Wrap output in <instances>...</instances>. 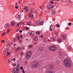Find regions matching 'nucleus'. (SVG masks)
<instances>
[{
	"label": "nucleus",
	"instance_id": "21",
	"mask_svg": "<svg viewBox=\"0 0 73 73\" xmlns=\"http://www.w3.org/2000/svg\"><path fill=\"white\" fill-rule=\"evenodd\" d=\"M52 13L53 15H54L56 13V11L54 10H53L52 11Z\"/></svg>",
	"mask_w": 73,
	"mask_h": 73
},
{
	"label": "nucleus",
	"instance_id": "53",
	"mask_svg": "<svg viewBox=\"0 0 73 73\" xmlns=\"http://www.w3.org/2000/svg\"><path fill=\"white\" fill-rule=\"evenodd\" d=\"M19 32H20V33H21V32H22V30H20L19 31Z\"/></svg>",
	"mask_w": 73,
	"mask_h": 73
},
{
	"label": "nucleus",
	"instance_id": "1",
	"mask_svg": "<svg viewBox=\"0 0 73 73\" xmlns=\"http://www.w3.org/2000/svg\"><path fill=\"white\" fill-rule=\"evenodd\" d=\"M64 65L66 68H70L72 66L71 62L69 58H66L64 60Z\"/></svg>",
	"mask_w": 73,
	"mask_h": 73
},
{
	"label": "nucleus",
	"instance_id": "15",
	"mask_svg": "<svg viewBox=\"0 0 73 73\" xmlns=\"http://www.w3.org/2000/svg\"><path fill=\"white\" fill-rule=\"evenodd\" d=\"M34 40L35 41H37V40H38V37L37 36H35L34 38Z\"/></svg>",
	"mask_w": 73,
	"mask_h": 73
},
{
	"label": "nucleus",
	"instance_id": "9",
	"mask_svg": "<svg viewBox=\"0 0 73 73\" xmlns=\"http://www.w3.org/2000/svg\"><path fill=\"white\" fill-rule=\"evenodd\" d=\"M46 7L47 8V9H50L51 8H53L54 7V6L53 5L51 6L50 5H47Z\"/></svg>",
	"mask_w": 73,
	"mask_h": 73
},
{
	"label": "nucleus",
	"instance_id": "27",
	"mask_svg": "<svg viewBox=\"0 0 73 73\" xmlns=\"http://www.w3.org/2000/svg\"><path fill=\"white\" fill-rule=\"evenodd\" d=\"M28 16L29 17H31V13H29Z\"/></svg>",
	"mask_w": 73,
	"mask_h": 73
},
{
	"label": "nucleus",
	"instance_id": "52",
	"mask_svg": "<svg viewBox=\"0 0 73 73\" xmlns=\"http://www.w3.org/2000/svg\"><path fill=\"white\" fill-rule=\"evenodd\" d=\"M29 48H32V46L31 45H30V46H29Z\"/></svg>",
	"mask_w": 73,
	"mask_h": 73
},
{
	"label": "nucleus",
	"instance_id": "43",
	"mask_svg": "<svg viewBox=\"0 0 73 73\" xmlns=\"http://www.w3.org/2000/svg\"><path fill=\"white\" fill-rule=\"evenodd\" d=\"M10 32V31L8 30H7V33H9V32Z\"/></svg>",
	"mask_w": 73,
	"mask_h": 73
},
{
	"label": "nucleus",
	"instance_id": "4",
	"mask_svg": "<svg viewBox=\"0 0 73 73\" xmlns=\"http://www.w3.org/2000/svg\"><path fill=\"white\" fill-rule=\"evenodd\" d=\"M49 50L51 52H54L56 49V46H50L49 48Z\"/></svg>",
	"mask_w": 73,
	"mask_h": 73
},
{
	"label": "nucleus",
	"instance_id": "24",
	"mask_svg": "<svg viewBox=\"0 0 73 73\" xmlns=\"http://www.w3.org/2000/svg\"><path fill=\"white\" fill-rule=\"evenodd\" d=\"M21 23H22L21 22L19 23H18L17 25V27H19V25H20V24H21Z\"/></svg>",
	"mask_w": 73,
	"mask_h": 73
},
{
	"label": "nucleus",
	"instance_id": "49",
	"mask_svg": "<svg viewBox=\"0 0 73 73\" xmlns=\"http://www.w3.org/2000/svg\"><path fill=\"white\" fill-rule=\"evenodd\" d=\"M20 38H23V35H21L20 36Z\"/></svg>",
	"mask_w": 73,
	"mask_h": 73
},
{
	"label": "nucleus",
	"instance_id": "47",
	"mask_svg": "<svg viewBox=\"0 0 73 73\" xmlns=\"http://www.w3.org/2000/svg\"><path fill=\"white\" fill-rule=\"evenodd\" d=\"M20 69L21 70H22V69H23V67H20Z\"/></svg>",
	"mask_w": 73,
	"mask_h": 73
},
{
	"label": "nucleus",
	"instance_id": "22",
	"mask_svg": "<svg viewBox=\"0 0 73 73\" xmlns=\"http://www.w3.org/2000/svg\"><path fill=\"white\" fill-rule=\"evenodd\" d=\"M58 42H62V39H60L59 40H58Z\"/></svg>",
	"mask_w": 73,
	"mask_h": 73
},
{
	"label": "nucleus",
	"instance_id": "6",
	"mask_svg": "<svg viewBox=\"0 0 73 73\" xmlns=\"http://www.w3.org/2000/svg\"><path fill=\"white\" fill-rule=\"evenodd\" d=\"M46 69L48 70L49 69H51V70H53V65L52 64H51L49 66H47L46 67Z\"/></svg>",
	"mask_w": 73,
	"mask_h": 73
},
{
	"label": "nucleus",
	"instance_id": "55",
	"mask_svg": "<svg viewBox=\"0 0 73 73\" xmlns=\"http://www.w3.org/2000/svg\"><path fill=\"white\" fill-rule=\"evenodd\" d=\"M46 39H44V42H46Z\"/></svg>",
	"mask_w": 73,
	"mask_h": 73
},
{
	"label": "nucleus",
	"instance_id": "60",
	"mask_svg": "<svg viewBox=\"0 0 73 73\" xmlns=\"http://www.w3.org/2000/svg\"><path fill=\"white\" fill-rule=\"evenodd\" d=\"M23 50H25V48H23Z\"/></svg>",
	"mask_w": 73,
	"mask_h": 73
},
{
	"label": "nucleus",
	"instance_id": "2",
	"mask_svg": "<svg viewBox=\"0 0 73 73\" xmlns=\"http://www.w3.org/2000/svg\"><path fill=\"white\" fill-rule=\"evenodd\" d=\"M20 70V64H18L17 66V67L13 71L12 73H19Z\"/></svg>",
	"mask_w": 73,
	"mask_h": 73
},
{
	"label": "nucleus",
	"instance_id": "56",
	"mask_svg": "<svg viewBox=\"0 0 73 73\" xmlns=\"http://www.w3.org/2000/svg\"><path fill=\"white\" fill-rule=\"evenodd\" d=\"M35 5V3H33V5Z\"/></svg>",
	"mask_w": 73,
	"mask_h": 73
},
{
	"label": "nucleus",
	"instance_id": "29",
	"mask_svg": "<svg viewBox=\"0 0 73 73\" xmlns=\"http://www.w3.org/2000/svg\"><path fill=\"white\" fill-rule=\"evenodd\" d=\"M12 65L14 66H16V64L15 63H14L12 64Z\"/></svg>",
	"mask_w": 73,
	"mask_h": 73
},
{
	"label": "nucleus",
	"instance_id": "58",
	"mask_svg": "<svg viewBox=\"0 0 73 73\" xmlns=\"http://www.w3.org/2000/svg\"><path fill=\"white\" fill-rule=\"evenodd\" d=\"M22 25H24V23H22Z\"/></svg>",
	"mask_w": 73,
	"mask_h": 73
},
{
	"label": "nucleus",
	"instance_id": "20",
	"mask_svg": "<svg viewBox=\"0 0 73 73\" xmlns=\"http://www.w3.org/2000/svg\"><path fill=\"white\" fill-rule=\"evenodd\" d=\"M58 53L59 56H61V55H62V52H61V51H59L58 52Z\"/></svg>",
	"mask_w": 73,
	"mask_h": 73
},
{
	"label": "nucleus",
	"instance_id": "16",
	"mask_svg": "<svg viewBox=\"0 0 73 73\" xmlns=\"http://www.w3.org/2000/svg\"><path fill=\"white\" fill-rule=\"evenodd\" d=\"M54 33L56 35V36H58V32L57 31H54Z\"/></svg>",
	"mask_w": 73,
	"mask_h": 73
},
{
	"label": "nucleus",
	"instance_id": "26",
	"mask_svg": "<svg viewBox=\"0 0 73 73\" xmlns=\"http://www.w3.org/2000/svg\"><path fill=\"white\" fill-rule=\"evenodd\" d=\"M7 56H9V55H10V54H11L10 52H7Z\"/></svg>",
	"mask_w": 73,
	"mask_h": 73
},
{
	"label": "nucleus",
	"instance_id": "50",
	"mask_svg": "<svg viewBox=\"0 0 73 73\" xmlns=\"http://www.w3.org/2000/svg\"><path fill=\"white\" fill-rule=\"evenodd\" d=\"M15 7L16 9H17L18 8V7H17V6H16Z\"/></svg>",
	"mask_w": 73,
	"mask_h": 73
},
{
	"label": "nucleus",
	"instance_id": "8",
	"mask_svg": "<svg viewBox=\"0 0 73 73\" xmlns=\"http://www.w3.org/2000/svg\"><path fill=\"white\" fill-rule=\"evenodd\" d=\"M10 27L9 23H7L5 25L4 27L5 28H8Z\"/></svg>",
	"mask_w": 73,
	"mask_h": 73
},
{
	"label": "nucleus",
	"instance_id": "37",
	"mask_svg": "<svg viewBox=\"0 0 73 73\" xmlns=\"http://www.w3.org/2000/svg\"><path fill=\"white\" fill-rule=\"evenodd\" d=\"M68 25L69 26H71V25H72V23H68Z\"/></svg>",
	"mask_w": 73,
	"mask_h": 73
},
{
	"label": "nucleus",
	"instance_id": "18",
	"mask_svg": "<svg viewBox=\"0 0 73 73\" xmlns=\"http://www.w3.org/2000/svg\"><path fill=\"white\" fill-rule=\"evenodd\" d=\"M47 73H53V72L51 70H49L47 71Z\"/></svg>",
	"mask_w": 73,
	"mask_h": 73
},
{
	"label": "nucleus",
	"instance_id": "40",
	"mask_svg": "<svg viewBox=\"0 0 73 73\" xmlns=\"http://www.w3.org/2000/svg\"><path fill=\"white\" fill-rule=\"evenodd\" d=\"M1 42L2 43H4V42H5V41H4V40H2L1 41Z\"/></svg>",
	"mask_w": 73,
	"mask_h": 73
},
{
	"label": "nucleus",
	"instance_id": "11",
	"mask_svg": "<svg viewBox=\"0 0 73 73\" xmlns=\"http://www.w3.org/2000/svg\"><path fill=\"white\" fill-rule=\"evenodd\" d=\"M62 38H63V39L64 40H65L66 38V35H65L64 34H62Z\"/></svg>",
	"mask_w": 73,
	"mask_h": 73
},
{
	"label": "nucleus",
	"instance_id": "46",
	"mask_svg": "<svg viewBox=\"0 0 73 73\" xmlns=\"http://www.w3.org/2000/svg\"><path fill=\"white\" fill-rule=\"evenodd\" d=\"M29 34L30 35H31V36H33L32 32V33H29Z\"/></svg>",
	"mask_w": 73,
	"mask_h": 73
},
{
	"label": "nucleus",
	"instance_id": "45",
	"mask_svg": "<svg viewBox=\"0 0 73 73\" xmlns=\"http://www.w3.org/2000/svg\"><path fill=\"white\" fill-rule=\"evenodd\" d=\"M29 3H30V4H32V3H33V2H32V1H30L29 2Z\"/></svg>",
	"mask_w": 73,
	"mask_h": 73
},
{
	"label": "nucleus",
	"instance_id": "54",
	"mask_svg": "<svg viewBox=\"0 0 73 73\" xmlns=\"http://www.w3.org/2000/svg\"><path fill=\"white\" fill-rule=\"evenodd\" d=\"M23 54H24V53L23 52H22L21 53V55H23Z\"/></svg>",
	"mask_w": 73,
	"mask_h": 73
},
{
	"label": "nucleus",
	"instance_id": "31",
	"mask_svg": "<svg viewBox=\"0 0 73 73\" xmlns=\"http://www.w3.org/2000/svg\"><path fill=\"white\" fill-rule=\"evenodd\" d=\"M34 17V15L33 14H32L31 15V19H32Z\"/></svg>",
	"mask_w": 73,
	"mask_h": 73
},
{
	"label": "nucleus",
	"instance_id": "14",
	"mask_svg": "<svg viewBox=\"0 0 73 73\" xmlns=\"http://www.w3.org/2000/svg\"><path fill=\"white\" fill-rule=\"evenodd\" d=\"M27 25L30 26L31 24H32V22L31 21H29L27 22Z\"/></svg>",
	"mask_w": 73,
	"mask_h": 73
},
{
	"label": "nucleus",
	"instance_id": "3",
	"mask_svg": "<svg viewBox=\"0 0 73 73\" xmlns=\"http://www.w3.org/2000/svg\"><path fill=\"white\" fill-rule=\"evenodd\" d=\"M32 54V52L30 51H28L25 54V57L27 59H28L31 57Z\"/></svg>",
	"mask_w": 73,
	"mask_h": 73
},
{
	"label": "nucleus",
	"instance_id": "10",
	"mask_svg": "<svg viewBox=\"0 0 73 73\" xmlns=\"http://www.w3.org/2000/svg\"><path fill=\"white\" fill-rule=\"evenodd\" d=\"M38 24V23L36 22L35 23H34L33 24H32V26H34V27H36V26H37Z\"/></svg>",
	"mask_w": 73,
	"mask_h": 73
},
{
	"label": "nucleus",
	"instance_id": "61",
	"mask_svg": "<svg viewBox=\"0 0 73 73\" xmlns=\"http://www.w3.org/2000/svg\"><path fill=\"white\" fill-rule=\"evenodd\" d=\"M19 42H21V40H20L19 41Z\"/></svg>",
	"mask_w": 73,
	"mask_h": 73
},
{
	"label": "nucleus",
	"instance_id": "48",
	"mask_svg": "<svg viewBox=\"0 0 73 73\" xmlns=\"http://www.w3.org/2000/svg\"><path fill=\"white\" fill-rule=\"evenodd\" d=\"M59 63H60V62H59V61H57V62H56V63L57 64H58Z\"/></svg>",
	"mask_w": 73,
	"mask_h": 73
},
{
	"label": "nucleus",
	"instance_id": "42",
	"mask_svg": "<svg viewBox=\"0 0 73 73\" xmlns=\"http://www.w3.org/2000/svg\"><path fill=\"white\" fill-rule=\"evenodd\" d=\"M16 38H15L13 39V41L14 42H16Z\"/></svg>",
	"mask_w": 73,
	"mask_h": 73
},
{
	"label": "nucleus",
	"instance_id": "63",
	"mask_svg": "<svg viewBox=\"0 0 73 73\" xmlns=\"http://www.w3.org/2000/svg\"><path fill=\"white\" fill-rule=\"evenodd\" d=\"M69 29L68 27H67V28H66V29Z\"/></svg>",
	"mask_w": 73,
	"mask_h": 73
},
{
	"label": "nucleus",
	"instance_id": "17",
	"mask_svg": "<svg viewBox=\"0 0 73 73\" xmlns=\"http://www.w3.org/2000/svg\"><path fill=\"white\" fill-rule=\"evenodd\" d=\"M54 33L56 35V36H58V32L57 31H54Z\"/></svg>",
	"mask_w": 73,
	"mask_h": 73
},
{
	"label": "nucleus",
	"instance_id": "32",
	"mask_svg": "<svg viewBox=\"0 0 73 73\" xmlns=\"http://www.w3.org/2000/svg\"><path fill=\"white\" fill-rule=\"evenodd\" d=\"M17 40H19V39H20V37H19V35H17Z\"/></svg>",
	"mask_w": 73,
	"mask_h": 73
},
{
	"label": "nucleus",
	"instance_id": "28",
	"mask_svg": "<svg viewBox=\"0 0 73 73\" xmlns=\"http://www.w3.org/2000/svg\"><path fill=\"white\" fill-rule=\"evenodd\" d=\"M32 34H33V36H34L35 35V33L34 32H32Z\"/></svg>",
	"mask_w": 73,
	"mask_h": 73
},
{
	"label": "nucleus",
	"instance_id": "23",
	"mask_svg": "<svg viewBox=\"0 0 73 73\" xmlns=\"http://www.w3.org/2000/svg\"><path fill=\"white\" fill-rule=\"evenodd\" d=\"M16 58H13L12 59V60L13 61H14V62H15L16 61Z\"/></svg>",
	"mask_w": 73,
	"mask_h": 73
},
{
	"label": "nucleus",
	"instance_id": "44",
	"mask_svg": "<svg viewBox=\"0 0 73 73\" xmlns=\"http://www.w3.org/2000/svg\"><path fill=\"white\" fill-rule=\"evenodd\" d=\"M22 72H23V73H25V71H24V69L22 70Z\"/></svg>",
	"mask_w": 73,
	"mask_h": 73
},
{
	"label": "nucleus",
	"instance_id": "34",
	"mask_svg": "<svg viewBox=\"0 0 73 73\" xmlns=\"http://www.w3.org/2000/svg\"><path fill=\"white\" fill-rule=\"evenodd\" d=\"M18 48L19 50H20V49H23V48L21 47L19 48V47H18Z\"/></svg>",
	"mask_w": 73,
	"mask_h": 73
},
{
	"label": "nucleus",
	"instance_id": "38",
	"mask_svg": "<svg viewBox=\"0 0 73 73\" xmlns=\"http://www.w3.org/2000/svg\"><path fill=\"white\" fill-rule=\"evenodd\" d=\"M50 3L51 4H53V2L52 1H50Z\"/></svg>",
	"mask_w": 73,
	"mask_h": 73
},
{
	"label": "nucleus",
	"instance_id": "35",
	"mask_svg": "<svg viewBox=\"0 0 73 73\" xmlns=\"http://www.w3.org/2000/svg\"><path fill=\"white\" fill-rule=\"evenodd\" d=\"M59 25H57V24H56V27H59Z\"/></svg>",
	"mask_w": 73,
	"mask_h": 73
},
{
	"label": "nucleus",
	"instance_id": "19",
	"mask_svg": "<svg viewBox=\"0 0 73 73\" xmlns=\"http://www.w3.org/2000/svg\"><path fill=\"white\" fill-rule=\"evenodd\" d=\"M24 10H25L26 12H28V9L27 8V7H25L24 8Z\"/></svg>",
	"mask_w": 73,
	"mask_h": 73
},
{
	"label": "nucleus",
	"instance_id": "30",
	"mask_svg": "<svg viewBox=\"0 0 73 73\" xmlns=\"http://www.w3.org/2000/svg\"><path fill=\"white\" fill-rule=\"evenodd\" d=\"M43 24V23L42 22H39V24L40 25H42V24Z\"/></svg>",
	"mask_w": 73,
	"mask_h": 73
},
{
	"label": "nucleus",
	"instance_id": "51",
	"mask_svg": "<svg viewBox=\"0 0 73 73\" xmlns=\"http://www.w3.org/2000/svg\"><path fill=\"white\" fill-rule=\"evenodd\" d=\"M52 39H53V40H56V39H55V38L54 37L52 38Z\"/></svg>",
	"mask_w": 73,
	"mask_h": 73
},
{
	"label": "nucleus",
	"instance_id": "7",
	"mask_svg": "<svg viewBox=\"0 0 73 73\" xmlns=\"http://www.w3.org/2000/svg\"><path fill=\"white\" fill-rule=\"evenodd\" d=\"M50 29L51 31H53L54 30V26L51 25L50 27Z\"/></svg>",
	"mask_w": 73,
	"mask_h": 73
},
{
	"label": "nucleus",
	"instance_id": "33",
	"mask_svg": "<svg viewBox=\"0 0 73 73\" xmlns=\"http://www.w3.org/2000/svg\"><path fill=\"white\" fill-rule=\"evenodd\" d=\"M36 34H37V35H40V33L38 31H37V32H36Z\"/></svg>",
	"mask_w": 73,
	"mask_h": 73
},
{
	"label": "nucleus",
	"instance_id": "59",
	"mask_svg": "<svg viewBox=\"0 0 73 73\" xmlns=\"http://www.w3.org/2000/svg\"><path fill=\"white\" fill-rule=\"evenodd\" d=\"M10 60H9L8 61V62H9V63L10 62Z\"/></svg>",
	"mask_w": 73,
	"mask_h": 73
},
{
	"label": "nucleus",
	"instance_id": "64",
	"mask_svg": "<svg viewBox=\"0 0 73 73\" xmlns=\"http://www.w3.org/2000/svg\"><path fill=\"white\" fill-rule=\"evenodd\" d=\"M18 4V3H16V5H17Z\"/></svg>",
	"mask_w": 73,
	"mask_h": 73
},
{
	"label": "nucleus",
	"instance_id": "41",
	"mask_svg": "<svg viewBox=\"0 0 73 73\" xmlns=\"http://www.w3.org/2000/svg\"><path fill=\"white\" fill-rule=\"evenodd\" d=\"M19 50V48H17V49H16L15 50L16 52H17V51H18V50Z\"/></svg>",
	"mask_w": 73,
	"mask_h": 73
},
{
	"label": "nucleus",
	"instance_id": "62",
	"mask_svg": "<svg viewBox=\"0 0 73 73\" xmlns=\"http://www.w3.org/2000/svg\"><path fill=\"white\" fill-rule=\"evenodd\" d=\"M16 44H14V46H16Z\"/></svg>",
	"mask_w": 73,
	"mask_h": 73
},
{
	"label": "nucleus",
	"instance_id": "12",
	"mask_svg": "<svg viewBox=\"0 0 73 73\" xmlns=\"http://www.w3.org/2000/svg\"><path fill=\"white\" fill-rule=\"evenodd\" d=\"M21 15H19L18 16L17 15H15V17L16 19H21Z\"/></svg>",
	"mask_w": 73,
	"mask_h": 73
},
{
	"label": "nucleus",
	"instance_id": "36",
	"mask_svg": "<svg viewBox=\"0 0 73 73\" xmlns=\"http://www.w3.org/2000/svg\"><path fill=\"white\" fill-rule=\"evenodd\" d=\"M25 29H26L27 30H28V29H29V27H25Z\"/></svg>",
	"mask_w": 73,
	"mask_h": 73
},
{
	"label": "nucleus",
	"instance_id": "25",
	"mask_svg": "<svg viewBox=\"0 0 73 73\" xmlns=\"http://www.w3.org/2000/svg\"><path fill=\"white\" fill-rule=\"evenodd\" d=\"M5 33H6V32H5L4 33H3L2 35L1 36H4V35H5Z\"/></svg>",
	"mask_w": 73,
	"mask_h": 73
},
{
	"label": "nucleus",
	"instance_id": "5",
	"mask_svg": "<svg viewBox=\"0 0 73 73\" xmlns=\"http://www.w3.org/2000/svg\"><path fill=\"white\" fill-rule=\"evenodd\" d=\"M39 65L40 64L38 62H35V64L32 66V67L34 68H37L39 66Z\"/></svg>",
	"mask_w": 73,
	"mask_h": 73
},
{
	"label": "nucleus",
	"instance_id": "13",
	"mask_svg": "<svg viewBox=\"0 0 73 73\" xmlns=\"http://www.w3.org/2000/svg\"><path fill=\"white\" fill-rule=\"evenodd\" d=\"M11 23L12 26H15L16 25V23L14 21H11Z\"/></svg>",
	"mask_w": 73,
	"mask_h": 73
},
{
	"label": "nucleus",
	"instance_id": "39",
	"mask_svg": "<svg viewBox=\"0 0 73 73\" xmlns=\"http://www.w3.org/2000/svg\"><path fill=\"white\" fill-rule=\"evenodd\" d=\"M41 38H44V35H42L41 36Z\"/></svg>",
	"mask_w": 73,
	"mask_h": 73
},
{
	"label": "nucleus",
	"instance_id": "57",
	"mask_svg": "<svg viewBox=\"0 0 73 73\" xmlns=\"http://www.w3.org/2000/svg\"><path fill=\"white\" fill-rule=\"evenodd\" d=\"M35 44H37V42H35L34 43Z\"/></svg>",
	"mask_w": 73,
	"mask_h": 73
}]
</instances>
